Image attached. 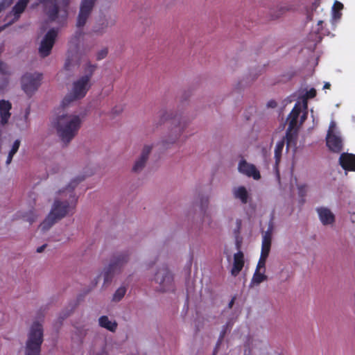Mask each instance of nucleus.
<instances>
[{
	"instance_id": "obj_8",
	"label": "nucleus",
	"mask_w": 355,
	"mask_h": 355,
	"mask_svg": "<svg viewBox=\"0 0 355 355\" xmlns=\"http://www.w3.org/2000/svg\"><path fill=\"white\" fill-rule=\"evenodd\" d=\"M154 281L158 285L157 289L161 292L173 291V277L167 268H159L156 272Z\"/></svg>"
},
{
	"instance_id": "obj_7",
	"label": "nucleus",
	"mask_w": 355,
	"mask_h": 355,
	"mask_svg": "<svg viewBox=\"0 0 355 355\" xmlns=\"http://www.w3.org/2000/svg\"><path fill=\"white\" fill-rule=\"evenodd\" d=\"M327 146L334 153H340L343 149V139L336 123L331 120L326 137Z\"/></svg>"
},
{
	"instance_id": "obj_5",
	"label": "nucleus",
	"mask_w": 355,
	"mask_h": 355,
	"mask_svg": "<svg viewBox=\"0 0 355 355\" xmlns=\"http://www.w3.org/2000/svg\"><path fill=\"white\" fill-rule=\"evenodd\" d=\"M42 341V324L39 322H34L32 324L28 334L25 355H40Z\"/></svg>"
},
{
	"instance_id": "obj_9",
	"label": "nucleus",
	"mask_w": 355,
	"mask_h": 355,
	"mask_svg": "<svg viewBox=\"0 0 355 355\" xmlns=\"http://www.w3.org/2000/svg\"><path fill=\"white\" fill-rule=\"evenodd\" d=\"M42 74L37 72L27 73L21 78V87L27 95H32L40 87Z\"/></svg>"
},
{
	"instance_id": "obj_23",
	"label": "nucleus",
	"mask_w": 355,
	"mask_h": 355,
	"mask_svg": "<svg viewBox=\"0 0 355 355\" xmlns=\"http://www.w3.org/2000/svg\"><path fill=\"white\" fill-rule=\"evenodd\" d=\"M267 276L266 275V271H261L258 270H255L252 278L251 279L250 286L254 287L259 286L261 283L267 280Z\"/></svg>"
},
{
	"instance_id": "obj_35",
	"label": "nucleus",
	"mask_w": 355,
	"mask_h": 355,
	"mask_svg": "<svg viewBox=\"0 0 355 355\" xmlns=\"http://www.w3.org/2000/svg\"><path fill=\"white\" fill-rule=\"evenodd\" d=\"M107 54V50L106 49H103L98 52L96 58H97V60H102L104 58H105Z\"/></svg>"
},
{
	"instance_id": "obj_2",
	"label": "nucleus",
	"mask_w": 355,
	"mask_h": 355,
	"mask_svg": "<svg viewBox=\"0 0 355 355\" xmlns=\"http://www.w3.org/2000/svg\"><path fill=\"white\" fill-rule=\"evenodd\" d=\"M83 116L77 113L58 114L53 122L57 135L63 144H69L78 134L83 123Z\"/></svg>"
},
{
	"instance_id": "obj_30",
	"label": "nucleus",
	"mask_w": 355,
	"mask_h": 355,
	"mask_svg": "<svg viewBox=\"0 0 355 355\" xmlns=\"http://www.w3.org/2000/svg\"><path fill=\"white\" fill-rule=\"evenodd\" d=\"M343 8V3H341L339 1H336L334 4V6L332 8V12H333V18L335 20L338 19L340 16L341 13L339 12V10H341Z\"/></svg>"
},
{
	"instance_id": "obj_27",
	"label": "nucleus",
	"mask_w": 355,
	"mask_h": 355,
	"mask_svg": "<svg viewBox=\"0 0 355 355\" xmlns=\"http://www.w3.org/2000/svg\"><path fill=\"white\" fill-rule=\"evenodd\" d=\"M146 162V159L139 156L132 166V171L135 173H139L141 171L144 169Z\"/></svg>"
},
{
	"instance_id": "obj_33",
	"label": "nucleus",
	"mask_w": 355,
	"mask_h": 355,
	"mask_svg": "<svg viewBox=\"0 0 355 355\" xmlns=\"http://www.w3.org/2000/svg\"><path fill=\"white\" fill-rule=\"evenodd\" d=\"M297 189L300 195L304 196L308 191V186L305 184H297Z\"/></svg>"
},
{
	"instance_id": "obj_40",
	"label": "nucleus",
	"mask_w": 355,
	"mask_h": 355,
	"mask_svg": "<svg viewBox=\"0 0 355 355\" xmlns=\"http://www.w3.org/2000/svg\"><path fill=\"white\" fill-rule=\"evenodd\" d=\"M311 117L313 118V122L314 125H316L318 123V121L315 119V117L314 116L313 110L312 109L311 110Z\"/></svg>"
},
{
	"instance_id": "obj_39",
	"label": "nucleus",
	"mask_w": 355,
	"mask_h": 355,
	"mask_svg": "<svg viewBox=\"0 0 355 355\" xmlns=\"http://www.w3.org/2000/svg\"><path fill=\"white\" fill-rule=\"evenodd\" d=\"M13 156H14L13 155H11L8 153V157H7V159L6 162L7 165H8L11 163Z\"/></svg>"
},
{
	"instance_id": "obj_21",
	"label": "nucleus",
	"mask_w": 355,
	"mask_h": 355,
	"mask_svg": "<svg viewBox=\"0 0 355 355\" xmlns=\"http://www.w3.org/2000/svg\"><path fill=\"white\" fill-rule=\"evenodd\" d=\"M244 266V256L241 252H239L234 255V263L231 270V274L233 276L239 275Z\"/></svg>"
},
{
	"instance_id": "obj_44",
	"label": "nucleus",
	"mask_w": 355,
	"mask_h": 355,
	"mask_svg": "<svg viewBox=\"0 0 355 355\" xmlns=\"http://www.w3.org/2000/svg\"><path fill=\"white\" fill-rule=\"evenodd\" d=\"M8 24H7V22L4 24V25H0V31L2 30L4 27H6V26H8Z\"/></svg>"
},
{
	"instance_id": "obj_32",
	"label": "nucleus",
	"mask_w": 355,
	"mask_h": 355,
	"mask_svg": "<svg viewBox=\"0 0 355 355\" xmlns=\"http://www.w3.org/2000/svg\"><path fill=\"white\" fill-rule=\"evenodd\" d=\"M20 140L19 139H16L12 145V147H11V149L9 151V153L11 154V155H15L17 150H19V146H20Z\"/></svg>"
},
{
	"instance_id": "obj_29",
	"label": "nucleus",
	"mask_w": 355,
	"mask_h": 355,
	"mask_svg": "<svg viewBox=\"0 0 355 355\" xmlns=\"http://www.w3.org/2000/svg\"><path fill=\"white\" fill-rule=\"evenodd\" d=\"M153 148V143H148L147 144H145L141 150L139 157L148 160V156L150 154Z\"/></svg>"
},
{
	"instance_id": "obj_10",
	"label": "nucleus",
	"mask_w": 355,
	"mask_h": 355,
	"mask_svg": "<svg viewBox=\"0 0 355 355\" xmlns=\"http://www.w3.org/2000/svg\"><path fill=\"white\" fill-rule=\"evenodd\" d=\"M272 241L271 230L264 232L262 238L261 252L259 261L257 263L256 270L266 272V263L268 257Z\"/></svg>"
},
{
	"instance_id": "obj_45",
	"label": "nucleus",
	"mask_w": 355,
	"mask_h": 355,
	"mask_svg": "<svg viewBox=\"0 0 355 355\" xmlns=\"http://www.w3.org/2000/svg\"><path fill=\"white\" fill-rule=\"evenodd\" d=\"M322 21H318V25H320V24H322Z\"/></svg>"
},
{
	"instance_id": "obj_28",
	"label": "nucleus",
	"mask_w": 355,
	"mask_h": 355,
	"mask_svg": "<svg viewBox=\"0 0 355 355\" xmlns=\"http://www.w3.org/2000/svg\"><path fill=\"white\" fill-rule=\"evenodd\" d=\"M284 144H285L284 139L279 141L276 144L275 148V157L276 159V163H278V162L280 159V157H281L282 150L284 147Z\"/></svg>"
},
{
	"instance_id": "obj_41",
	"label": "nucleus",
	"mask_w": 355,
	"mask_h": 355,
	"mask_svg": "<svg viewBox=\"0 0 355 355\" xmlns=\"http://www.w3.org/2000/svg\"><path fill=\"white\" fill-rule=\"evenodd\" d=\"M330 86H331V85L329 83H325L324 85V89H329Z\"/></svg>"
},
{
	"instance_id": "obj_25",
	"label": "nucleus",
	"mask_w": 355,
	"mask_h": 355,
	"mask_svg": "<svg viewBox=\"0 0 355 355\" xmlns=\"http://www.w3.org/2000/svg\"><path fill=\"white\" fill-rule=\"evenodd\" d=\"M128 261V257L125 255H121L114 259L109 266V270L114 272L118 268L119 269Z\"/></svg>"
},
{
	"instance_id": "obj_42",
	"label": "nucleus",
	"mask_w": 355,
	"mask_h": 355,
	"mask_svg": "<svg viewBox=\"0 0 355 355\" xmlns=\"http://www.w3.org/2000/svg\"><path fill=\"white\" fill-rule=\"evenodd\" d=\"M234 302V299L233 298V299H232V300H231V301L230 302V303H229V305H228V306H229V308H230V309H231V308H232V306H233Z\"/></svg>"
},
{
	"instance_id": "obj_37",
	"label": "nucleus",
	"mask_w": 355,
	"mask_h": 355,
	"mask_svg": "<svg viewBox=\"0 0 355 355\" xmlns=\"http://www.w3.org/2000/svg\"><path fill=\"white\" fill-rule=\"evenodd\" d=\"M6 65L4 63L0 62V72L6 73Z\"/></svg>"
},
{
	"instance_id": "obj_47",
	"label": "nucleus",
	"mask_w": 355,
	"mask_h": 355,
	"mask_svg": "<svg viewBox=\"0 0 355 355\" xmlns=\"http://www.w3.org/2000/svg\"><path fill=\"white\" fill-rule=\"evenodd\" d=\"M243 355H251V354H247L246 353H245Z\"/></svg>"
},
{
	"instance_id": "obj_26",
	"label": "nucleus",
	"mask_w": 355,
	"mask_h": 355,
	"mask_svg": "<svg viewBox=\"0 0 355 355\" xmlns=\"http://www.w3.org/2000/svg\"><path fill=\"white\" fill-rule=\"evenodd\" d=\"M184 130L183 126H182L180 124H179L177 127L173 128L171 130V136H170V141L169 144H173L175 143L178 139L180 138V135H182V132Z\"/></svg>"
},
{
	"instance_id": "obj_31",
	"label": "nucleus",
	"mask_w": 355,
	"mask_h": 355,
	"mask_svg": "<svg viewBox=\"0 0 355 355\" xmlns=\"http://www.w3.org/2000/svg\"><path fill=\"white\" fill-rule=\"evenodd\" d=\"M126 288L124 286L119 287L113 295L112 300L114 302L120 301L125 295Z\"/></svg>"
},
{
	"instance_id": "obj_12",
	"label": "nucleus",
	"mask_w": 355,
	"mask_h": 355,
	"mask_svg": "<svg viewBox=\"0 0 355 355\" xmlns=\"http://www.w3.org/2000/svg\"><path fill=\"white\" fill-rule=\"evenodd\" d=\"M238 171L240 173L251 178L254 180H259L261 178V174L257 168L252 164L248 162L245 159H241L238 164Z\"/></svg>"
},
{
	"instance_id": "obj_17",
	"label": "nucleus",
	"mask_w": 355,
	"mask_h": 355,
	"mask_svg": "<svg viewBox=\"0 0 355 355\" xmlns=\"http://www.w3.org/2000/svg\"><path fill=\"white\" fill-rule=\"evenodd\" d=\"M12 104L10 101L6 100L0 101V124L5 125L8 123L10 118V110Z\"/></svg>"
},
{
	"instance_id": "obj_24",
	"label": "nucleus",
	"mask_w": 355,
	"mask_h": 355,
	"mask_svg": "<svg viewBox=\"0 0 355 355\" xmlns=\"http://www.w3.org/2000/svg\"><path fill=\"white\" fill-rule=\"evenodd\" d=\"M112 345L105 340H102L98 347L94 349V355H110Z\"/></svg>"
},
{
	"instance_id": "obj_11",
	"label": "nucleus",
	"mask_w": 355,
	"mask_h": 355,
	"mask_svg": "<svg viewBox=\"0 0 355 355\" xmlns=\"http://www.w3.org/2000/svg\"><path fill=\"white\" fill-rule=\"evenodd\" d=\"M57 31L55 29H51L47 32L39 48V53L41 56L46 57L51 53V49L54 44Z\"/></svg>"
},
{
	"instance_id": "obj_38",
	"label": "nucleus",
	"mask_w": 355,
	"mask_h": 355,
	"mask_svg": "<svg viewBox=\"0 0 355 355\" xmlns=\"http://www.w3.org/2000/svg\"><path fill=\"white\" fill-rule=\"evenodd\" d=\"M46 247V245L44 244V245L38 247L36 250V252L38 253H41L45 250Z\"/></svg>"
},
{
	"instance_id": "obj_43",
	"label": "nucleus",
	"mask_w": 355,
	"mask_h": 355,
	"mask_svg": "<svg viewBox=\"0 0 355 355\" xmlns=\"http://www.w3.org/2000/svg\"><path fill=\"white\" fill-rule=\"evenodd\" d=\"M76 336H78V334L76 332H75L74 334H73L72 336H71V339L72 340H76Z\"/></svg>"
},
{
	"instance_id": "obj_14",
	"label": "nucleus",
	"mask_w": 355,
	"mask_h": 355,
	"mask_svg": "<svg viewBox=\"0 0 355 355\" xmlns=\"http://www.w3.org/2000/svg\"><path fill=\"white\" fill-rule=\"evenodd\" d=\"M95 0H83L77 20V26H83L93 8Z\"/></svg>"
},
{
	"instance_id": "obj_16",
	"label": "nucleus",
	"mask_w": 355,
	"mask_h": 355,
	"mask_svg": "<svg viewBox=\"0 0 355 355\" xmlns=\"http://www.w3.org/2000/svg\"><path fill=\"white\" fill-rule=\"evenodd\" d=\"M29 0H19L13 7L10 15L8 17H11L8 20L7 24H10L15 21L17 20L20 15L24 11L26 8Z\"/></svg>"
},
{
	"instance_id": "obj_22",
	"label": "nucleus",
	"mask_w": 355,
	"mask_h": 355,
	"mask_svg": "<svg viewBox=\"0 0 355 355\" xmlns=\"http://www.w3.org/2000/svg\"><path fill=\"white\" fill-rule=\"evenodd\" d=\"M99 325L110 331H114L117 327L116 322L106 315H103L98 319Z\"/></svg>"
},
{
	"instance_id": "obj_19",
	"label": "nucleus",
	"mask_w": 355,
	"mask_h": 355,
	"mask_svg": "<svg viewBox=\"0 0 355 355\" xmlns=\"http://www.w3.org/2000/svg\"><path fill=\"white\" fill-rule=\"evenodd\" d=\"M232 194L235 199L239 200L243 204L248 203L250 199V193L244 186L234 187L232 189Z\"/></svg>"
},
{
	"instance_id": "obj_46",
	"label": "nucleus",
	"mask_w": 355,
	"mask_h": 355,
	"mask_svg": "<svg viewBox=\"0 0 355 355\" xmlns=\"http://www.w3.org/2000/svg\"><path fill=\"white\" fill-rule=\"evenodd\" d=\"M353 121L355 122V116L353 117Z\"/></svg>"
},
{
	"instance_id": "obj_4",
	"label": "nucleus",
	"mask_w": 355,
	"mask_h": 355,
	"mask_svg": "<svg viewBox=\"0 0 355 355\" xmlns=\"http://www.w3.org/2000/svg\"><path fill=\"white\" fill-rule=\"evenodd\" d=\"M315 94L316 91L313 88L306 91L305 93L304 92H302V96L297 101L289 114L291 126L295 127L304 123L308 114L307 98H313Z\"/></svg>"
},
{
	"instance_id": "obj_18",
	"label": "nucleus",
	"mask_w": 355,
	"mask_h": 355,
	"mask_svg": "<svg viewBox=\"0 0 355 355\" xmlns=\"http://www.w3.org/2000/svg\"><path fill=\"white\" fill-rule=\"evenodd\" d=\"M288 122L290 123L289 116H288ZM302 124H299L296 126H291L289 124V130L286 134V141L287 143V148H293V151L295 150L297 146V130L300 128Z\"/></svg>"
},
{
	"instance_id": "obj_36",
	"label": "nucleus",
	"mask_w": 355,
	"mask_h": 355,
	"mask_svg": "<svg viewBox=\"0 0 355 355\" xmlns=\"http://www.w3.org/2000/svg\"><path fill=\"white\" fill-rule=\"evenodd\" d=\"M171 114L167 112H164L162 113L161 116V119L164 121V120L168 119L170 117Z\"/></svg>"
},
{
	"instance_id": "obj_3",
	"label": "nucleus",
	"mask_w": 355,
	"mask_h": 355,
	"mask_svg": "<svg viewBox=\"0 0 355 355\" xmlns=\"http://www.w3.org/2000/svg\"><path fill=\"white\" fill-rule=\"evenodd\" d=\"M96 66L87 62L85 64V75L75 80L69 94L62 100L61 106L64 107L71 101L83 98L91 87L90 79Z\"/></svg>"
},
{
	"instance_id": "obj_20",
	"label": "nucleus",
	"mask_w": 355,
	"mask_h": 355,
	"mask_svg": "<svg viewBox=\"0 0 355 355\" xmlns=\"http://www.w3.org/2000/svg\"><path fill=\"white\" fill-rule=\"evenodd\" d=\"M339 162L345 170L355 171V155L343 153L340 156Z\"/></svg>"
},
{
	"instance_id": "obj_15",
	"label": "nucleus",
	"mask_w": 355,
	"mask_h": 355,
	"mask_svg": "<svg viewBox=\"0 0 355 355\" xmlns=\"http://www.w3.org/2000/svg\"><path fill=\"white\" fill-rule=\"evenodd\" d=\"M320 221L323 225H332L335 222V215L330 209L326 207L316 208Z\"/></svg>"
},
{
	"instance_id": "obj_1",
	"label": "nucleus",
	"mask_w": 355,
	"mask_h": 355,
	"mask_svg": "<svg viewBox=\"0 0 355 355\" xmlns=\"http://www.w3.org/2000/svg\"><path fill=\"white\" fill-rule=\"evenodd\" d=\"M77 184V181H73L66 189L59 190L50 213L40 225L42 231L48 230L58 220L73 213L76 203L73 189Z\"/></svg>"
},
{
	"instance_id": "obj_6",
	"label": "nucleus",
	"mask_w": 355,
	"mask_h": 355,
	"mask_svg": "<svg viewBox=\"0 0 355 355\" xmlns=\"http://www.w3.org/2000/svg\"><path fill=\"white\" fill-rule=\"evenodd\" d=\"M71 0H60L57 4L54 0H40L45 6L47 15L52 19L67 18Z\"/></svg>"
},
{
	"instance_id": "obj_13",
	"label": "nucleus",
	"mask_w": 355,
	"mask_h": 355,
	"mask_svg": "<svg viewBox=\"0 0 355 355\" xmlns=\"http://www.w3.org/2000/svg\"><path fill=\"white\" fill-rule=\"evenodd\" d=\"M83 62V67L85 69V64L87 62H89L85 57H80V55L75 52H68L65 60L64 68L66 71H74L78 66V64Z\"/></svg>"
},
{
	"instance_id": "obj_34",
	"label": "nucleus",
	"mask_w": 355,
	"mask_h": 355,
	"mask_svg": "<svg viewBox=\"0 0 355 355\" xmlns=\"http://www.w3.org/2000/svg\"><path fill=\"white\" fill-rule=\"evenodd\" d=\"M12 1L13 0H2L1 2H0V12L6 8L8 7Z\"/></svg>"
}]
</instances>
